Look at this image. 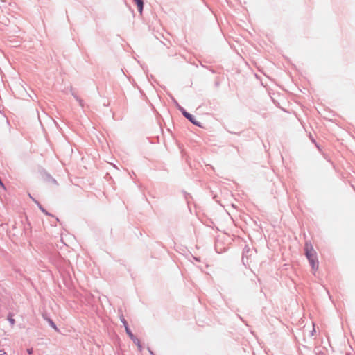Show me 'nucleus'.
I'll return each mask as SVG.
<instances>
[{
  "label": "nucleus",
  "mask_w": 355,
  "mask_h": 355,
  "mask_svg": "<svg viewBox=\"0 0 355 355\" xmlns=\"http://www.w3.org/2000/svg\"><path fill=\"white\" fill-rule=\"evenodd\" d=\"M305 255L309 260V262L313 270H316L318 268V260L317 258V254L313 249L311 243L306 242L304 246Z\"/></svg>",
  "instance_id": "f257e3e1"
},
{
  "label": "nucleus",
  "mask_w": 355,
  "mask_h": 355,
  "mask_svg": "<svg viewBox=\"0 0 355 355\" xmlns=\"http://www.w3.org/2000/svg\"><path fill=\"white\" fill-rule=\"evenodd\" d=\"M121 322L123 324V326L125 329V331L127 334L129 336L130 338L133 341V343L137 345L138 349L141 352L142 350V345L139 341V340L135 336V335L132 334L130 328L128 327V324L127 321L123 318H121Z\"/></svg>",
  "instance_id": "f03ea898"
},
{
  "label": "nucleus",
  "mask_w": 355,
  "mask_h": 355,
  "mask_svg": "<svg viewBox=\"0 0 355 355\" xmlns=\"http://www.w3.org/2000/svg\"><path fill=\"white\" fill-rule=\"evenodd\" d=\"M178 110L182 112V115L187 119L191 123H192L193 125L201 127L200 123L196 121V118L191 114L190 113L187 112L182 107L178 105V103H176Z\"/></svg>",
  "instance_id": "7ed1b4c3"
},
{
  "label": "nucleus",
  "mask_w": 355,
  "mask_h": 355,
  "mask_svg": "<svg viewBox=\"0 0 355 355\" xmlns=\"http://www.w3.org/2000/svg\"><path fill=\"white\" fill-rule=\"evenodd\" d=\"M137 6L138 10L140 14L142 13L144 8V0H133Z\"/></svg>",
  "instance_id": "20e7f679"
},
{
  "label": "nucleus",
  "mask_w": 355,
  "mask_h": 355,
  "mask_svg": "<svg viewBox=\"0 0 355 355\" xmlns=\"http://www.w3.org/2000/svg\"><path fill=\"white\" fill-rule=\"evenodd\" d=\"M44 318L48 322V323L49 324V325L53 328L56 331H59L58 329L57 328L55 324L54 323V322L49 318L46 317V315H43Z\"/></svg>",
  "instance_id": "39448f33"
},
{
  "label": "nucleus",
  "mask_w": 355,
  "mask_h": 355,
  "mask_svg": "<svg viewBox=\"0 0 355 355\" xmlns=\"http://www.w3.org/2000/svg\"><path fill=\"white\" fill-rule=\"evenodd\" d=\"M31 198L33 199V200L37 205L39 209L44 213L47 216H51V214L49 213L41 205L40 203L36 200L35 199L33 198L31 196Z\"/></svg>",
  "instance_id": "423d86ee"
},
{
  "label": "nucleus",
  "mask_w": 355,
  "mask_h": 355,
  "mask_svg": "<svg viewBox=\"0 0 355 355\" xmlns=\"http://www.w3.org/2000/svg\"><path fill=\"white\" fill-rule=\"evenodd\" d=\"M46 178H47V181H49V182L57 184L56 180L51 176L47 175Z\"/></svg>",
  "instance_id": "0eeeda50"
},
{
  "label": "nucleus",
  "mask_w": 355,
  "mask_h": 355,
  "mask_svg": "<svg viewBox=\"0 0 355 355\" xmlns=\"http://www.w3.org/2000/svg\"><path fill=\"white\" fill-rule=\"evenodd\" d=\"M78 102L80 106L83 108L84 107L83 101L81 98H80V99H78Z\"/></svg>",
  "instance_id": "6e6552de"
},
{
  "label": "nucleus",
  "mask_w": 355,
  "mask_h": 355,
  "mask_svg": "<svg viewBox=\"0 0 355 355\" xmlns=\"http://www.w3.org/2000/svg\"><path fill=\"white\" fill-rule=\"evenodd\" d=\"M8 321L10 322L11 325H14L15 324V320L12 318H8Z\"/></svg>",
  "instance_id": "1a4fd4ad"
},
{
  "label": "nucleus",
  "mask_w": 355,
  "mask_h": 355,
  "mask_svg": "<svg viewBox=\"0 0 355 355\" xmlns=\"http://www.w3.org/2000/svg\"><path fill=\"white\" fill-rule=\"evenodd\" d=\"M71 94L73 95V96L74 97V98H75L77 101H78V99H80V98H79V97H78V96L76 94H75V93H74V92H71Z\"/></svg>",
  "instance_id": "9d476101"
},
{
  "label": "nucleus",
  "mask_w": 355,
  "mask_h": 355,
  "mask_svg": "<svg viewBox=\"0 0 355 355\" xmlns=\"http://www.w3.org/2000/svg\"><path fill=\"white\" fill-rule=\"evenodd\" d=\"M27 352H28V353L29 354H33V349L32 348H31V349H28Z\"/></svg>",
  "instance_id": "9b49d317"
},
{
  "label": "nucleus",
  "mask_w": 355,
  "mask_h": 355,
  "mask_svg": "<svg viewBox=\"0 0 355 355\" xmlns=\"http://www.w3.org/2000/svg\"><path fill=\"white\" fill-rule=\"evenodd\" d=\"M150 355H155V354L150 350Z\"/></svg>",
  "instance_id": "f8f14e48"
},
{
  "label": "nucleus",
  "mask_w": 355,
  "mask_h": 355,
  "mask_svg": "<svg viewBox=\"0 0 355 355\" xmlns=\"http://www.w3.org/2000/svg\"><path fill=\"white\" fill-rule=\"evenodd\" d=\"M0 355H1V354H0Z\"/></svg>",
  "instance_id": "ddd939ff"
}]
</instances>
